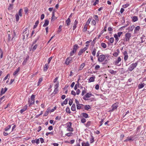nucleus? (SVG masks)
I'll use <instances>...</instances> for the list:
<instances>
[{
  "label": "nucleus",
  "instance_id": "nucleus-9",
  "mask_svg": "<svg viewBox=\"0 0 146 146\" xmlns=\"http://www.w3.org/2000/svg\"><path fill=\"white\" fill-rule=\"evenodd\" d=\"M87 48V47H85L83 49H81L78 52V55L79 56L81 55L86 50Z\"/></svg>",
  "mask_w": 146,
  "mask_h": 146
},
{
  "label": "nucleus",
  "instance_id": "nucleus-58",
  "mask_svg": "<svg viewBox=\"0 0 146 146\" xmlns=\"http://www.w3.org/2000/svg\"><path fill=\"white\" fill-rule=\"evenodd\" d=\"M81 121L82 123H84L86 122V120L85 118H82L81 119Z\"/></svg>",
  "mask_w": 146,
  "mask_h": 146
},
{
  "label": "nucleus",
  "instance_id": "nucleus-42",
  "mask_svg": "<svg viewBox=\"0 0 146 146\" xmlns=\"http://www.w3.org/2000/svg\"><path fill=\"white\" fill-rule=\"evenodd\" d=\"M101 46L104 48H105L106 47V45L104 43L102 42L101 43Z\"/></svg>",
  "mask_w": 146,
  "mask_h": 146
},
{
  "label": "nucleus",
  "instance_id": "nucleus-36",
  "mask_svg": "<svg viewBox=\"0 0 146 146\" xmlns=\"http://www.w3.org/2000/svg\"><path fill=\"white\" fill-rule=\"evenodd\" d=\"M94 137L92 135H91V137L90 139V143H93L94 141Z\"/></svg>",
  "mask_w": 146,
  "mask_h": 146
},
{
  "label": "nucleus",
  "instance_id": "nucleus-3",
  "mask_svg": "<svg viewBox=\"0 0 146 146\" xmlns=\"http://www.w3.org/2000/svg\"><path fill=\"white\" fill-rule=\"evenodd\" d=\"M78 48V45L77 44H75L74 46V47L73 48V50L70 52V56H73L74 55V54L76 52Z\"/></svg>",
  "mask_w": 146,
  "mask_h": 146
},
{
  "label": "nucleus",
  "instance_id": "nucleus-54",
  "mask_svg": "<svg viewBox=\"0 0 146 146\" xmlns=\"http://www.w3.org/2000/svg\"><path fill=\"white\" fill-rule=\"evenodd\" d=\"M129 6V4L128 3H127L126 4L123 5H122V7L124 8H125L127 7H128Z\"/></svg>",
  "mask_w": 146,
  "mask_h": 146
},
{
  "label": "nucleus",
  "instance_id": "nucleus-21",
  "mask_svg": "<svg viewBox=\"0 0 146 146\" xmlns=\"http://www.w3.org/2000/svg\"><path fill=\"white\" fill-rule=\"evenodd\" d=\"M66 131L68 132H72L74 131V129L71 126L67 128Z\"/></svg>",
  "mask_w": 146,
  "mask_h": 146
},
{
  "label": "nucleus",
  "instance_id": "nucleus-33",
  "mask_svg": "<svg viewBox=\"0 0 146 146\" xmlns=\"http://www.w3.org/2000/svg\"><path fill=\"white\" fill-rule=\"evenodd\" d=\"M85 66V63H83L82 64H81L79 67V70H81L83 68H84Z\"/></svg>",
  "mask_w": 146,
  "mask_h": 146
},
{
  "label": "nucleus",
  "instance_id": "nucleus-34",
  "mask_svg": "<svg viewBox=\"0 0 146 146\" xmlns=\"http://www.w3.org/2000/svg\"><path fill=\"white\" fill-rule=\"evenodd\" d=\"M28 59V58L27 57L25 59H24V60L23 61V62L22 63V64L23 65H24L25 64H26V63L27 62Z\"/></svg>",
  "mask_w": 146,
  "mask_h": 146
},
{
  "label": "nucleus",
  "instance_id": "nucleus-19",
  "mask_svg": "<svg viewBox=\"0 0 146 146\" xmlns=\"http://www.w3.org/2000/svg\"><path fill=\"white\" fill-rule=\"evenodd\" d=\"M48 64H45L44 67V69L43 70L44 71H46L48 68Z\"/></svg>",
  "mask_w": 146,
  "mask_h": 146
},
{
  "label": "nucleus",
  "instance_id": "nucleus-13",
  "mask_svg": "<svg viewBox=\"0 0 146 146\" xmlns=\"http://www.w3.org/2000/svg\"><path fill=\"white\" fill-rule=\"evenodd\" d=\"M27 105L25 106L23 108L20 110V112L21 113H23V112L25 111L27 109Z\"/></svg>",
  "mask_w": 146,
  "mask_h": 146
},
{
  "label": "nucleus",
  "instance_id": "nucleus-4",
  "mask_svg": "<svg viewBox=\"0 0 146 146\" xmlns=\"http://www.w3.org/2000/svg\"><path fill=\"white\" fill-rule=\"evenodd\" d=\"M131 36V34L130 33H127L125 35V38L124 39V41L125 42L129 41Z\"/></svg>",
  "mask_w": 146,
  "mask_h": 146
},
{
  "label": "nucleus",
  "instance_id": "nucleus-64",
  "mask_svg": "<svg viewBox=\"0 0 146 146\" xmlns=\"http://www.w3.org/2000/svg\"><path fill=\"white\" fill-rule=\"evenodd\" d=\"M68 100V99H66L63 102V104L65 105L66 104H67Z\"/></svg>",
  "mask_w": 146,
  "mask_h": 146
},
{
  "label": "nucleus",
  "instance_id": "nucleus-45",
  "mask_svg": "<svg viewBox=\"0 0 146 146\" xmlns=\"http://www.w3.org/2000/svg\"><path fill=\"white\" fill-rule=\"evenodd\" d=\"M91 18H89L86 23V25H89V24L90 23L91 21Z\"/></svg>",
  "mask_w": 146,
  "mask_h": 146
},
{
  "label": "nucleus",
  "instance_id": "nucleus-35",
  "mask_svg": "<svg viewBox=\"0 0 146 146\" xmlns=\"http://www.w3.org/2000/svg\"><path fill=\"white\" fill-rule=\"evenodd\" d=\"M82 146H89V144L88 142L86 143L83 142L82 143Z\"/></svg>",
  "mask_w": 146,
  "mask_h": 146
},
{
  "label": "nucleus",
  "instance_id": "nucleus-46",
  "mask_svg": "<svg viewBox=\"0 0 146 146\" xmlns=\"http://www.w3.org/2000/svg\"><path fill=\"white\" fill-rule=\"evenodd\" d=\"M91 122L90 121H88L87 122V123L85 124V125L86 127H88L91 125Z\"/></svg>",
  "mask_w": 146,
  "mask_h": 146
},
{
  "label": "nucleus",
  "instance_id": "nucleus-59",
  "mask_svg": "<svg viewBox=\"0 0 146 146\" xmlns=\"http://www.w3.org/2000/svg\"><path fill=\"white\" fill-rule=\"evenodd\" d=\"M53 134H54L53 131V132H47L46 133V136H48V135H49V134H51V135H53Z\"/></svg>",
  "mask_w": 146,
  "mask_h": 146
},
{
  "label": "nucleus",
  "instance_id": "nucleus-8",
  "mask_svg": "<svg viewBox=\"0 0 146 146\" xmlns=\"http://www.w3.org/2000/svg\"><path fill=\"white\" fill-rule=\"evenodd\" d=\"M72 57H69L66 59L65 62V64L68 65L69 64L71 63L72 62Z\"/></svg>",
  "mask_w": 146,
  "mask_h": 146
},
{
  "label": "nucleus",
  "instance_id": "nucleus-18",
  "mask_svg": "<svg viewBox=\"0 0 146 146\" xmlns=\"http://www.w3.org/2000/svg\"><path fill=\"white\" fill-rule=\"evenodd\" d=\"M20 70V68H18L15 71V72L13 73V75L14 76H16L19 72Z\"/></svg>",
  "mask_w": 146,
  "mask_h": 146
},
{
  "label": "nucleus",
  "instance_id": "nucleus-25",
  "mask_svg": "<svg viewBox=\"0 0 146 146\" xmlns=\"http://www.w3.org/2000/svg\"><path fill=\"white\" fill-rule=\"evenodd\" d=\"M66 24L67 26H69L70 24V18H68L66 21Z\"/></svg>",
  "mask_w": 146,
  "mask_h": 146
},
{
  "label": "nucleus",
  "instance_id": "nucleus-30",
  "mask_svg": "<svg viewBox=\"0 0 146 146\" xmlns=\"http://www.w3.org/2000/svg\"><path fill=\"white\" fill-rule=\"evenodd\" d=\"M82 116L85 118L88 117V115L87 113H83L82 114Z\"/></svg>",
  "mask_w": 146,
  "mask_h": 146
},
{
  "label": "nucleus",
  "instance_id": "nucleus-52",
  "mask_svg": "<svg viewBox=\"0 0 146 146\" xmlns=\"http://www.w3.org/2000/svg\"><path fill=\"white\" fill-rule=\"evenodd\" d=\"M5 97L4 96H3L2 97L0 98V105L4 101V100H3L4 98Z\"/></svg>",
  "mask_w": 146,
  "mask_h": 146
},
{
  "label": "nucleus",
  "instance_id": "nucleus-16",
  "mask_svg": "<svg viewBox=\"0 0 146 146\" xmlns=\"http://www.w3.org/2000/svg\"><path fill=\"white\" fill-rule=\"evenodd\" d=\"M145 84L144 83H141L140 84H139L138 85V88L139 89H140L142 88H143L144 87V86H145Z\"/></svg>",
  "mask_w": 146,
  "mask_h": 146
},
{
  "label": "nucleus",
  "instance_id": "nucleus-32",
  "mask_svg": "<svg viewBox=\"0 0 146 146\" xmlns=\"http://www.w3.org/2000/svg\"><path fill=\"white\" fill-rule=\"evenodd\" d=\"M71 110L73 111L76 110V106L74 104H73L71 108Z\"/></svg>",
  "mask_w": 146,
  "mask_h": 146
},
{
  "label": "nucleus",
  "instance_id": "nucleus-40",
  "mask_svg": "<svg viewBox=\"0 0 146 146\" xmlns=\"http://www.w3.org/2000/svg\"><path fill=\"white\" fill-rule=\"evenodd\" d=\"M96 50L94 48L92 52V54L93 56H95L96 55Z\"/></svg>",
  "mask_w": 146,
  "mask_h": 146
},
{
  "label": "nucleus",
  "instance_id": "nucleus-48",
  "mask_svg": "<svg viewBox=\"0 0 146 146\" xmlns=\"http://www.w3.org/2000/svg\"><path fill=\"white\" fill-rule=\"evenodd\" d=\"M19 18V16L18 14H17L15 15L16 20L17 21H18Z\"/></svg>",
  "mask_w": 146,
  "mask_h": 146
},
{
  "label": "nucleus",
  "instance_id": "nucleus-37",
  "mask_svg": "<svg viewBox=\"0 0 146 146\" xmlns=\"http://www.w3.org/2000/svg\"><path fill=\"white\" fill-rule=\"evenodd\" d=\"M96 21L94 19H93L91 21V24L92 25H93L94 26H96Z\"/></svg>",
  "mask_w": 146,
  "mask_h": 146
},
{
  "label": "nucleus",
  "instance_id": "nucleus-12",
  "mask_svg": "<svg viewBox=\"0 0 146 146\" xmlns=\"http://www.w3.org/2000/svg\"><path fill=\"white\" fill-rule=\"evenodd\" d=\"M35 100H30V99L28 101V102L29 104V106L30 107L33 105L35 103Z\"/></svg>",
  "mask_w": 146,
  "mask_h": 146
},
{
  "label": "nucleus",
  "instance_id": "nucleus-24",
  "mask_svg": "<svg viewBox=\"0 0 146 146\" xmlns=\"http://www.w3.org/2000/svg\"><path fill=\"white\" fill-rule=\"evenodd\" d=\"M109 72H110L112 74H115L117 72V71H114L112 70H110L109 71Z\"/></svg>",
  "mask_w": 146,
  "mask_h": 146
},
{
  "label": "nucleus",
  "instance_id": "nucleus-43",
  "mask_svg": "<svg viewBox=\"0 0 146 146\" xmlns=\"http://www.w3.org/2000/svg\"><path fill=\"white\" fill-rule=\"evenodd\" d=\"M39 23V21H37L35 23V25H34V27H33V29H35V28H36V27H37V26L38 24Z\"/></svg>",
  "mask_w": 146,
  "mask_h": 146
},
{
  "label": "nucleus",
  "instance_id": "nucleus-15",
  "mask_svg": "<svg viewBox=\"0 0 146 146\" xmlns=\"http://www.w3.org/2000/svg\"><path fill=\"white\" fill-rule=\"evenodd\" d=\"M140 29V27L139 26H138L135 27L134 29V33H136L139 31Z\"/></svg>",
  "mask_w": 146,
  "mask_h": 146
},
{
  "label": "nucleus",
  "instance_id": "nucleus-49",
  "mask_svg": "<svg viewBox=\"0 0 146 146\" xmlns=\"http://www.w3.org/2000/svg\"><path fill=\"white\" fill-rule=\"evenodd\" d=\"M79 83H78H78H77V84H76L74 86V90H76L79 87Z\"/></svg>",
  "mask_w": 146,
  "mask_h": 146
},
{
  "label": "nucleus",
  "instance_id": "nucleus-50",
  "mask_svg": "<svg viewBox=\"0 0 146 146\" xmlns=\"http://www.w3.org/2000/svg\"><path fill=\"white\" fill-rule=\"evenodd\" d=\"M42 78H40L38 80V86L39 85L40 83L42 82Z\"/></svg>",
  "mask_w": 146,
  "mask_h": 146
},
{
  "label": "nucleus",
  "instance_id": "nucleus-1",
  "mask_svg": "<svg viewBox=\"0 0 146 146\" xmlns=\"http://www.w3.org/2000/svg\"><path fill=\"white\" fill-rule=\"evenodd\" d=\"M108 56L107 55L101 54L98 58V61L99 62H102L104 60H106V58H108Z\"/></svg>",
  "mask_w": 146,
  "mask_h": 146
},
{
  "label": "nucleus",
  "instance_id": "nucleus-63",
  "mask_svg": "<svg viewBox=\"0 0 146 146\" xmlns=\"http://www.w3.org/2000/svg\"><path fill=\"white\" fill-rule=\"evenodd\" d=\"M35 96L34 95H32L31 96V100H35Z\"/></svg>",
  "mask_w": 146,
  "mask_h": 146
},
{
  "label": "nucleus",
  "instance_id": "nucleus-57",
  "mask_svg": "<svg viewBox=\"0 0 146 146\" xmlns=\"http://www.w3.org/2000/svg\"><path fill=\"white\" fill-rule=\"evenodd\" d=\"M123 33L122 32H119L117 33V36L118 37H120Z\"/></svg>",
  "mask_w": 146,
  "mask_h": 146
},
{
  "label": "nucleus",
  "instance_id": "nucleus-39",
  "mask_svg": "<svg viewBox=\"0 0 146 146\" xmlns=\"http://www.w3.org/2000/svg\"><path fill=\"white\" fill-rule=\"evenodd\" d=\"M11 125H9L7 126L5 129V131H8L9 129L11 126Z\"/></svg>",
  "mask_w": 146,
  "mask_h": 146
},
{
  "label": "nucleus",
  "instance_id": "nucleus-27",
  "mask_svg": "<svg viewBox=\"0 0 146 146\" xmlns=\"http://www.w3.org/2000/svg\"><path fill=\"white\" fill-rule=\"evenodd\" d=\"M132 20L133 22H135L137 21L138 20V18L137 17L134 16L132 18Z\"/></svg>",
  "mask_w": 146,
  "mask_h": 146
},
{
  "label": "nucleus",
  "instance_id": "nucleus-28",
  "mask_svg": "<svg viewBox=\"0 0 146 146\" xmlns=\"http://www.w3.org/2000/svg\"><path fill=\"white\" fill-rule=\"evenodd\" d=\"M73 133L72 132H69L65 134V136H67L68 137H70L71 136H73Z\"/></svg>",
  "mask_w": 146,
  "mask_h": 146
},
{
  "label": "nucleus",
  "instance_id": "nucleus-6",
  "mask_svg": "<svg viewBox=\"0 0 146 146\" xmlns=\"http://www.w3.org/2000/svg\"><path fill=\"white\" fill-rule=\"evenodd\" d=\"M93 96V95L91 93H87L82 98L84 100H88V98Z\"/></svg>",
  "mask_w": 146,
  "mask_h": 146
},
{
  "label": "nucleus",
  "instance_id": "nucleus-23",
  "mask_svg": "<svg viewBox=\"0 0 146 146\" xmlns=\"http://www.w3.org/2000/svg\"><path fill=\"white\" fill-rule=\"evenodd\" d=\"M84 89L83 90L82 92L81 93V95L83 96L85 94L87 91V90L85 88H84Z\"/></svg>",
  "mask_w": 146,
  "mask_h": 146
},
{
  "label": "nucleus",
  "instance_id": "nucleus-47",
  "mask_svg": "<svg viewBox=\"0 0 146 146\" xmlns=\"http://www.w3.org/2000/svg\"><path fill=\"white\" fill-rule=\"evenodd\" d=\"M66 112L68 113H71L70 109L69 107H67L66 109Z\"/></svg>",
  "mask_w": 146,
  "mask_h": 146
},
{
  "label": "nucleus",
  "instance_id": "nucleus-7",
  "mask_svg": "<svg viewBox=\"0 0 146 146\" xmlns=\"http://www.w3.org/2000/svg\"><path fill=\"white\" fill-rule=\"evenodd\" d=\"M29 32V31H27V28H26L23 30V31L22 34L23 35H25V36H27V38H28Z\"/></svg>",
  "mask_w": 146,
  "mask_h": 146
},
{
  "label": "nucleus",
  "instance_id": "nucleus-55",
  "mask_svg": "<svg viewBox=\"0 0 146 146\" xmlns=\"http://www.w3.org/2000/svg\"><path fill=\"white\" fill-rule=\"evenodd\" d=\"M87 25H85L84 29H83V31L84 32H86L87 31Z\"/></svg>",
  "mask_w": 146,
  "mask_h": 146
},
{
  "label": "nucleus",
  "instance_id": "nucleus-29",
  "mask_svg": "<svg viewBox=\"0 0 146 146\" xmlns=\"http://www.w3.org/2000/svg\"><path fill=\"white\" fill-rule=\"evenodd\" d=\"M84 105L82 104H79L76 105L77 109L78 110L80 109Z\"/></svg>",
  "mask_w": 146,
  "mask_h": 146
},
{
  "label": "nucleus",
  "instance_id": "nucleus-51",
  "mask_svg": "<svg viewBox=\"0 0 146 146\" xmlns=\"http://www.w3.org/2000/svg\"><path fill=\"white\" fill-rule=\"evenodd\" d=\"M59 84L58 82H57L56 84L54 85V88L55 89H57L59 86Z\"/></svg>",
  "mask_w": 146,
  "mask_h": 146
},
{
  "label": "nucleus",
  "instance_id": "nucleus-5",
  "mask_svg": "<svg viewBox=\"0 0 146 146\" xmlns=\"http://www.w3.org/2000/svg\"><path fill=\"white\" fill-rule=\"evenodd\" d=\"M121 59L120 57L119 56L117 58V59L115 60L113 63V64L116 65L120 66L121 64Z\"/></svg>",
  "mask_w": 146,
  "mask_h": 146
},
{
  "label": "nucleus",
  "instance_id": "nucleus-10",
  "mask_svg": "<svg viewBox=\"0 0 146 146\" xmlns=\"http://www.w3.org/2000/svg\"><path fill=\"white\" fill-rule=\"evenodd\" d=\"M93 76L90 77L89 79L88 82H94L95 81V76L94 75H92Z\"/></svg>",
  "mask_w": 146,
  "mask_h": 146
},
{
  "label": "nucleus",
  "instance_id": "nucleus-56",
  "mask_svg": "<svg viewBox=\"0 0 146 146\" xmlns=\"http://www.w3.org/2000/svg\"><path fill=\"white\" fill-rule=\"evenodd\" d=\"M100 68V66L99 65H96L95 67V70H99Z\"/></svg>",
  "mask_w": 146,
  "mask_h": 146
},
{
  "label": "nucleus",
  "instance_id": "nucleus-20",
  "mask_svg": "<svg viewBox=\"0 0 146 146\" xmlns=\"http://www.w3.org/2000/svg\"><path fill=\"white\" fill-rule=\"evenodd\" d=\"M7 88L6 87L4 89L3 88H2L1 91V94L2 95L3 94H4L5 92L7 91Z\"/></svg>",
  "mask_w": 146,
  "mask_h": 146
},
{
  "label": "nucleus",
  "instance_id": "nucleus-17",
  "mask_svg": "<svg viewBox=\"0 0 146 146\" xmlns=\"http://www.w3.org/2000/svg\"><path fill=\"white\" fill-rule=\"evenodd\" d=\"M49 23V21L48 20H45L43 27H46L48 25Z\"/></svg>",
  "mask_w": 146,
  "mask_h": 146
},
{
  "label": "nucleus",
  "instance_id": "nucleus-53",
  "mask_svg": "<svg viewBox=\"0 0 146 146\" xmlns=\"http://www.w3.org/2000/svg\"><path fill=\"white\" fill-rule=\"evenodd\" d=\"M22 9H20V10H19V12H18V15L19 16H20L21 17L22 16Z\"/></svg>",
  "mask_w": 146,
  "mask_h": 146
},
{
  "label": "nucleus",
  "instance_id": "nucleus-38",
  "mask_svg": "<svg viewBox=\"0 0 146 146\" xmlns=\"http://www.w3.org/2000/svg\"><path fill=\"white\" fill-rule=\"evenodd\" d=\"M85 110H88L90 108V106L89 105H86L84 106Z\"/></svg>",
  "mask_w": 146,
  "mask_h": 146
},
{
  "label": "nucleus",
  "instance_id": "nucleus-62",
  "mask_svg": "<svg viewBox=\"0 0 146 146\" xmlns=\"http://www.w3.org/2000/svg\"><path fill=\"white\" fill-rule=\"evenodd\" d=\"M62 27V26L61 25H60L59 26L58 30V33H59L61 31Z\"/></svg>",
  "mask_w": 146,
  "mask_h": 146
},
{
  "label": "nucleus",
  "instance_id": "nucleus-11",
  "mask_svg": "<svg viewBox=\"0 0 146 146\" xmlns=\"http://www.w3.org/2000/svg\"><path fill=\"white\" fill-rule=\"evenodd\" d=\"M118 107L117 104L116 103H115L112 105V108L111 109V111H113L115 110L116 109L117 107Z\"/></svg>",
  "mask_w": 146,
  "mask_h": 146
},
{
  "label": "nucleus",
  "instance_id": "nucleus-41",
  "mask_svg": "<svg viewBox=\"0 0 146 146\" xmlns=\"http://www.w3.org/2000/svg\"><path fill=\"white\" fill-rule=\"evenodd\" d=\"M72 123L71 122H69L67 123L66 124V125L67 126L66 128L69 127H71L72 126Z\"/></svg>",
  "mask_w": 146,
  "mask_h": 146
},
{
  "label": "nucleus",
  "instance_id": "nucleus-2",
  "mask_svg": "<svg viewBox=\"0 0 146 146\" xmlns=\"http://www.w3.org/2000/svg\"><path fill=\"white\" fill-rule=\"evenodd\" d=\"M137 65V62L132 63L130 65L129 67L128 68V70L131 72L136 67Z\"/></svg>",
  "mask_w": 146,
  "mask_h": 146
},
{
  "label": "nucleus",
  "instance_id": "nucleus-44",
  "mask_svg": "<svg viewBox=\"0 0 146 146\" xmlns=\"http://www.w3.org/2000/svg\"><path fill=\"white\" fill-rule=\"evenodd\" d=\"M118 51V52H114V53H113V55L114 56H115V57H117V56L118 54H119V50H117V51Z\"/></svg>",
  "mask_w": 146,
  "mask_h": 146
},
{
  "label": "nucleus",
  "instance_id": "nucleus-31",
  "mask_svg": "<svg viewBox=\"0 0 146 146\" xmlns=\"http://www.w3.org/2000/svg\"><path fill=\"white\" fill-rule=\"evenodd\" d=\"M114 37L115 39V41L116 42H117L119 40V38L117 36V34H115L114 35Z\"/></svg>",
  "mask_w": 146,
  "mask_h": 146
},
{
  "label": "nucleus",
  "instance_id": "nucleus-14",
  "mask_svg": "<svg viewBox=\"0 0 146 146\" xmlns=\"http://www.w3.org/2000/svg\"><path fill=\"white\" fill-rule=\"evenodd\" d=\"M78 23V21L76 20L74 22V25L73 27V30H74L76 27V25Z\"/></svg>",
  "mask_w": 146,
  "mask_h": 146
},
{
  "label": "nucleus",
  "instance_id": "nucleus-60",
  "mask_svg": "<svg viewBox=\"0 0 146 146\" xmlns=\"http://www.w3.org/2000/svg\"><path fill=\"white\" fill-rule=\"evenodd\" d=\"M37 47V44H35L33 47V48H32V50L33 51H34L36 49V48Z\"/></svg>",
  "mask_w": 146,
  "mask_h": 146
},
{
  "label": "nucleus",
  "instance_id": "nucleus-22",
  "mask_svg": "<svg viewBox=\"0 0 146 146\" xmlns=\"http://www.w3.org/2000/svg\"><path fill=\"white\" fill-rule=\"evenodd\" d=\"M93 18L94 19V20H95L97 23L98 22L99 20L98 16L97 15H94Z\"/></svg>",
  "mask_w": 146,
  "mask_h": 146
},
{
  "label": "nucleus",
  "instance_id": "nucleus-26",
  "mask_svg": "<svg viewBox=\"0 0 146 146\" xmlns=\"http://www.w3.org/2000/svg\"><path fill=\"white\" fill-rule=\"evenodd\" d=\"M56 19V18L54 16V12L53 11L52 14V17L51 18V20L52 21L53 20V21H54L55 19Z\"/></svg>",
  "mask_w": 146,
  "mask_h": 146
},
{
  "label": "nucleus",
  "instance_id": "nucleus-61",
  "mask_svg": "<svg viewBox=\"0 0 146 146\" xmlns=\"http://www.w3.org/2000/svg\"><path fill=\"white\" fill-rule=\"evenodd\" d=\"M114 41V38L113 37L111 38L110 39V42L111 43H113Z\"/></svg>",
  "mask_w": 146,
  "mask_h": 146
}]
</instances>
